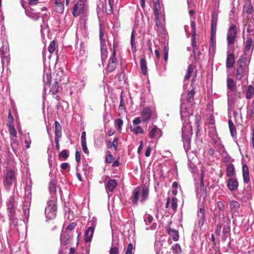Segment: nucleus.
Instances as JSON below:
<instances>
[{
  "instance_id": "obj_1",
  "label": "nucleus",
  "mask_w": 254,
  "mask_h": 254,
  "mask_svg": "<svg viewBox=\"0 0 254 254\" xmlns=\"http://www.w3.org/2000/svg\"><path fill=\"white\" fill-rule=\"evenodd\" d=\"M189 108H188L184 103H181L180 114L183 121L182 140L184 143V148L187 155H188V152L190 147V125L189 119L190 113Z\"/></svg>"
},
{
  "instance_id": "obj_2",
  "label": "nucleus",
  "mask_w": 254,
  "mask_h": 254,
  "mask_svg": "<svg viewBox=\"0 0 254 254\" xmlns=\"http://www.w3.org/2000/svg\"><path fill=\"white\" fill-rule=\"evenodd\" d=\"M204 172L203 170L201 171V173L200 175L198 176V179L196 178V177L194 174V180L196 182L195 185L197 183L198 181H200V188L199 190L198 189L196 190V193L197 197H199L200 198L201 197H203V200L201 202L199 200V201L198 203V211H197V225L199 228H201L203 224L204 221L205 219V207L204 205V201L205 199V197L206 195L205 189L204 188V184L203 182V176H204Z\"/></svg>"
},
{
  "instance_id": "obj_3",
  "label": "nucleus",
  "mask_w": 254,
  "mask_h": 254,
  "mask_svg": "<svg viewBox=\"0 0 254 254\" xmlns=\"http://www.w3.org/2000/svg\"><path fill=\"white\" fill-rule=\"evenodd\" d=\"M149 192L148 185L144 184L141 190L137 187L132 191L130 199L134 205H137L139 201L141 204H144L149 197Z\"/></svg>"
},
{
  "instance_id": "obj_4",
  "label": "nucleus",
  "mask_w": 254,
  "mask_h": 254,
  "mask_svg": "<svg viewBox=\"0 0 254 254\" xmlns=\"http://www.w3.org/2000/svg\"><path fill=\"white\" fill-rule=\"evenodd\" d=\"M56 198L52 197V199H50L47 203V206L45 208V215L46 218L51 220L55 218L56 216L57 206Z\"/></svg>"
},
{
  "instance_id": "obj_5",
  "label": "nucleus",
  "mask_w": 254,
  "mask_h": 254,
  "mask_svg": "<svg viewBox=\"0 0 254 254\" xmlns=\"http://www.w3.org/2000/svg\"><path fill=\"white\" fill-rule=\"evenodd\" d=\"M228 110V111L233 109L235 108V104L237 103L239 99H241L242 94L240 91H234L227 92Z\"/></svg>"
},
{
  "instance_id": "obj_6",
  "label": "nucleus",
  "mask_w": 254,
  "mask_h": 254,
  "mask_svg": "<svg viewBox=\"0 0 254 254\" xmlns=\"http://www.w3.org/2000/svg\"><path fill=\"white\" fill-rule=\"evenodd\" d=\"M195 23L194 22L191 21V28H192V33L191 34V45L193 49V54L195 61H197L200 59L202 53L198 51V48L196 45V42L195 41Z\"/></svg>"
},
{
  "instance_id": "obj_7",
  "label": "nucleus",
  "mask_w": 254,
  "mask_h": 254,
  "mask_svg": "<svg viewBox=\"0 0 254 254\" xmlns=\"http://www.w3.org/2000/svg\"><path fill=\"white\" fill-rule=\"evenodd\" d=\"M88 225L89 227L85 233V241L86 243L90 242L92 239L96 225V219L92 218V220L88 222Z\"/></svg>"
},
{
  "instance_id": "obj_8",
  "label": "nucleus",
  "mask_w": 254,
  "mask_h": 254,
  "mask_svg": "<svg viewBox=\"0 0 254 254\" xmlns=\"http://www.w3.org/2000/svg\"><path fill=\"white\" fill-rule=\"evenodd\" d=\"M100 49H101V57L102 62H105L107 58V47L103 38L104 32L102 30L100 27Z\"/></svg>"
},
{
  "instance_id": "obj_9",
  "label": "nucleus",
  "mask_w": 254,
  "mask_h": 254,
  "mask_svg": "<svg viewBox=\"0 0 254 254\" xmlns=\"http://www.w3.org/2000/svg\"><path fill=\"white\" fill-rule=\"evenodd\" d=\"M201 117L199 115L197 114L195 116V123L194 126L196 128V140L195 143L197 145L201 146L202 143V139L200 138V130L201 128L200 127V123L201 122Z\"/></svg>"
},
{
  "instance_id": "obj_10",
  "label": "nucleus",
  "mask_w": 254,
  "mask_h": 254,
  "mask_svg": "<svg viewBox=\"0 0 254 254\" xmlns=\"http://www.w3.org/2000/svg\"><path fill=\"white\" fill-rule=\"evenodd\" d=\"M87 8L86 1L80 0L73 7L72 14L74 17H77Z\"/></svg>"
},
{
  "instance_id": "obj_11",
  "label": "nucleus",
  "mask_w": 254,
  "mask_h": 254,
  "mask_svg": "<svg viewBox=\"0 0 254 254\" xmlns=\"http://www.w3.org/2000/svg\"><path fill=\"white\" fill-rule=\"evenodd\" d=\"M16 180V172L14 170L10 169L5 174L3 181L4 186L6 187H10Z\"/></svg>"
},
{
  "instance_id": "obj_12",
  "label": "nucleus",
  "mask_w": 254,
  "mask_h": 254,
  "mask_svg": "<svg viewBox=\"0 0 254 254\" xmlns=\"http://www.w3.org/2000/svg\"><path fill=\"white\" fill-rule=\"evenodd\" d=\"M155 25L157 27L156 30L158 33L163 35L165 34V17L163 16V19L162 16H155Z\"/></svg>"
},
{
  "instance_id": "obj_13",
  "label": "nucleus",
  "mask_w": 254,
  "mask_h": 254,
  "mask_svg": "<svg viewBox=\"0 0 254 254\" xmlns=\"http://www.w3.org/2000/svg\"><path fill=\"white\" fill-rule=\"evenodd\" d=\"M237 34V30L236 25H231L228 29L227 35L228 44L233 45Z\"/></svg>"
},
{
  "instance_id": "obj_14",
  "label": "nucleus",
  "mask_w": 254,
  "mask_h": 254,
  "mask_svg": "<svg viewBox=\"0 0 254 254\" xmlns=\"http://www.w3.org/2000/svg\"><path fill=\"white\" fill-rule=\"evenodd\" d=\"M146 225V230H154L157 227V224L153 222L154 219L152 216L146 213L143 217Z\"/></svg>"
},
{
  "instance_id": "obj_15",
  "label": "nucleus",
  "mask_w": 254,
  "mask_h": 254,
  "mask_svg": "<svg viewBox=\"0 0 254 254\" xmlns=\"http://www.w3.org/2000/svg\"><path fill=\"white\" fill-rule=\"evenodd\" d=\"M226 186L231 192L236 191L239 187L237 178L236 177L228 178L226 181Z\"/></svg>"
},
{
  "instance_id": "obj_16",
  "label": "nucleus",
  "mask_w": 254,
  "mask_h": 254,
  "mask_svg": "<svg viewBox=\"0 0 254 254\" xmlns=\"http://www.w3.org/2000/svg\"><path fill=\"white\" fill-rule=\"evenodd\" d=\"M154 3V12L155 16H162L163 19V16H165V13L163 7L159 3V0H153Z\"/></svg>"
},
{
  "instance_id": "obj_17",
  "label": "nucleus",
  "mask_w": 254,
  "mask_h": 254,
  "mask_svg": "<svg viewBox=\"0 0 254 254\" xmlns=\"http://www.w3.org/2000/svg\"><path fill=\"white\" fill-rule=\"evenodd\" d=\"M190 76V64H189L187 69V74L185 75L184 79V85L183 88L184 90H187V92H188L187 96V101H189L190 99V91L188 90V86L190 83L189 78Z\"/></svg>"
},
{
  "instance_id": "obj_18",
  "label": "nucleus",
  "mask_w": 254,
  "mask_h": 254,
  "mask_svg": "<svg viewBox=\"0 0 254 254\" xmlns=\"http://www.w3.org/2000/svg\"><path fill=\"white\" fill-rule=\"evenodd\" d=\"M149 136L150 138H159L162 136V131L156 125L149 127Z\"/></svg>"
},
{
  "instance_id": "obj_19",
  "label": "nucleus",
  "mask_w": 254,
  "mask_h": 254,
  "mask_svg": "<svg viewBox=\"0 0 254 254\" xmlns=\"http://www.w3.org/2000/svg\"><path fill=\"white\" fill-rule=\"evenodd\" d=\"M240 204L236 200H232L230 202V211L232 215H238L240 213Z\"/></svg>"
},
{
  "instance_id": "obj_20",
  "label": "nucleus",
  "mask_w": 254,
  "mask_h": 254,
  "mask_svg": "<svg viewBox=\"0 0 254 254\" xmlns=\"http://www.w3.org/2000/svg\"><path fill=\"white\" fill-rule=\"evenodd\" d=\"M117 66V62L116 60V51H113L112 55L110 58L108 64L107 70L109 72H112L115 70Z\"/></svg>"
},
{
  "instance_id": "obj_21",
  "label": "nucleus",
  "mask_w": 254,
  "mask_h": 254,
  "mask_svg": "<svg viewBox=\"0 0 254 254\" xmlns=\"http://www.w3.org/2000/svg\"><path fill=\"white\" fill-rule=\"evenodd\" d=\"M242 175L244 184H248L250 182V171L248 165L246 164L242 165Z\"/></svg>"
},
{
  "instance_id": "obj_22",
  "label": "nucleus",
  "mask_w": 254,
  "mask_h": 254,
  "mask_svg": "<svg viewBox=\"0 0 254 254\" xmlns=\"http://www.w3.org/2000/svg\"><path fill=\"white\" fill-rule=\"evenodd\" d=\"M248 65H246L244 67H237L236 69V78L240 80L242 79L244 75H248Z\"/></svg>"
},
{
  "instance_id": "obj_23",
  "label": "nucleus",
  "mask_w": 254,
  "mask_h": 254,
  "mask_svg": "<svg viewBox=\"0 0 254 254\" xmlns=\"http://www.w3.org/2000/svg\"><path fill=\"white\" fill-rule=\"evenodd\" d=\"M151 115V111L150 108L145 107L143 109L141 113V116L142 122H145L150 120Z\"/></svg>"
},
{
  "instance_id": "obj_24",
  "label": "nucleus",
  "mask_w": 254,
  "mask_h": 254,
  "mask_svg": "<svg viewBox=\"0 0 254 254\" xmlns=\"http://www.w3.org/2000/svg\"><path fill=\"white\" fill-rule=\"evenodd\" d=\"M84 85L85 83L83 80H78L76 82L75 85L71 87L70 91V94L77 92L79 90L83 88Z\"/></svg>"
},
{
  "instance_id": "obj_25",
  "label": "nucleus",
  "mask_w": 254,
  "mask_h": 254,
  "mask_svg": "<svg viewBox=\"0 0 254 254\" xmlns=\"http://www.w3.org/2000/svg\"><path fill=\"white\" fill-rule=\"evenodd\" d=\"M254 36H247V39L245 43L244 49L245 52H247L250 51L252 48H254Z\"/></svg>"
},
{
  "instance_id": "obj_26",
  "label": "nucleus",
  "mask_w": 254,
  "mask_h": 254,
  "mask_svg": "<svg viewBox=\"0 0 254 254\" xmlns=\"http://www.w3.org/2000/svg\"><path fill=\"white\" fill-rule=\"evenodd\" d=\"M226 173L227 177L229 178L235 177L236 172L234 164L229 163L227 165Z\"/></svg>"
},
{
  "instance_id": "obj_27",
  "label": "nucleus",
  "mask_w": 254,
  "mask_h": 254,
  "mask_svg": "<svg viewBox=\"0 0 254 254\" xmlns=\"http://www.w3.org/2000/svg\"><path fill=\"white\" fill-rule=\"evenodd\" d=\"M117 183L115 180H109L106 184V189L108 193L109 191L112 192L116 187Z\"/></svg>"
},
{
  "instance_id": "obj_28",
  "label": "nucleus",
  "mask_w": 254,
  "mask_h": 254,
  "mask_svg": "<svg viewBox=\"0 0 254 254\" xmlns=\"http://www.w3.org/2000/svg\"><path fill=\"white\" fill-rule=\"evenodd\" d=\"M235 63V59L234 54L228 53L227 55V59L226 62V67L227 68H231L233 67Z\"/></svg>"
},
{
  "instance_id": "obj_29",
  "label": "nucleus",
  "mask_w": 254,
  "mask_h": 254,
  "mask_svg": "<svg viewBox=\"0 0 254 254\" xmlns=\"http://www.w3.org/2000/svg\"><path fill=\"white\" fill-rule=\"evenodd\" d=\"M217 19V14L215 11L212 12L211 14V31H216Z\"/></svg>"
},
{
  "instance_id": "obj_30",
  "label": "nucleus",
  "mask_w": 254,
  "mask_h": 254,
  "mask_svg": "<svg viewBox=\"0 0 254 254\" xmlns=\"http://www.w3.org/2000/svg\"><path fill=\"white\" fill-rule=\"evenodd\" d=\"M227 92H234L236 91V84L235 82L233 79L228 78L227 79Z\"/></svg>"
},
{
  "instance_id": "obj_31",
  "label": "nucleus",
  "mask_w": 254,
  "mask_h": 254,
  "mask_svg": "<svg viewBox=\"0 0 254 254\" xmlns=\"http://www.w3.org/2000/svg\"><path fill=\"white\" fill-rule=\"evenodd\" d=\"M11 146L12 150L17 156L18 154V148L19 146V142L17 140L16 137H11Z\"/></svg>"
},
{
  "instance_id": "obj_32",
  "label": "nucleus",
  "mask_w": 254,
  "mask_h": 254,
  "mask_svg": "<svg viewBox=\"0 0 254 254\" xmlns=\"http://www.w3.org/2000/svg\"><path fill=\"white\" fill-rule=\"evenodd\" d=\"M55 9L57 12L62 13L64 11V4L61 0H55Z\"/></svg>"
},
{
  "instance_id": "obj_33",
  "label": "nucleus",
  "mask_w": 254,
  "mask_h": 254,
  "mask_svg": "<svg viewBox=\"0 0 254 254\" xmlns=\"http://www.w3.org/2000/svg\"><path fill=\"white\" fill-rule=\"evenodd\" d=\"M129 128L130 131L135 135L144 133V130L140 126L132 125Z\"/></svg>"
},
{
  "instance_id": "obj_34",
  "label": "nucleus",
  "mask_w": 254,
  "mask_h": 254,
  "mask_svg": "<svg viewBox=\"0 0 254 254\" xmlns=\"http://www.w3.org/2000/svg\"><path fill=\"white\" fill-rule=\"evenodd\" d=\"M140 69L143 75H146L147 73V63L145 58H141L140 60Z\"/></svg>"
},
{
  "instance_id": "obj_35",
  "label": "nucleus",
  "mask_w": 254,
  "mask_h": 254,
  "mask_svg": "<svg viewBox=\"0 0 254 254\" xmlns=\"http://www.w3.org/2000/svg\"><path fill=\"white\" fill-rule=\"evenodd\" d=\"M168 232L170 237H171L174 241H177L179 240V233L178 231L169 228Z\"/></svg>"
},
{
  "instance_id": "obj_36",
  "label": "nucleus",
  "mask_w": 254,
  "mask_h": 254,
  "mask_svg": "<svg viewBox=\"0 0 254 254\" xmlns=\"http://www.w3.org/2000/svg\"><path fill=\"white\" fill-rule=\"evenodd\" d=\"M25 200L27 202H30L31 198V186L27 185L25 188Z\"/></svg>"
},
{
  "instance_id": "obj_37",
  "label": "nucleus",
  "mask_w": 254,
  "mask_h": 254,
  "mask_svg": "<svg viewBox=\"0 0 254 254\" xmlns=\"http://www.w3.org/2000/svg\"><path fill=\"white\" fill-rule=\"evenodd\" d=\"M69 235L66 234V232L63 231L61 235V243L64 245H67L69 242Z\"/></svg>"
},
{
  "instance_id": "obj_38",
  "label": "nucleus",
  "mask_w": 254,
  "mask_h": 254,
  "mask_svg": "<svg viewBox=\"0 0 254 254\" xmlns=\"http://www.w3.org/2000/svg\"><path fill=\"white\" fill-rule=\"evenodd\" d=\"M30 202H27L26 204L23 206V219H28L29 216Z\"/></svg>"
},
{
  "instance_id": "obj_39",
  "label": "nucleus",
  "mask_w": 254,
  "mask_h": 254,
  "mask_svg": "<svg viewBox=\"0 0 254 254\" xmlns=\"http://www.w3.org/2000/svg\"><path fill=\"white\" fill-rule=\"evenodd\" d=\"M247 32L249 36H254V20L251 21L247 28Z\"/></svg>"
},
{
  "instance_id": "obj_40",
  "label": "nucleus",
  "mask_w": 254,
  "mask_h": 254,
  "mask_svg": "<svg viewBox=\"0 0 254 254\" xmlns=\"http://www.w3.org/2000/svg\"><path fill=\"white\" fill-rule=\"evenodd\" d=\"M26 14L31 19L36 20L40 17L39 13H35L29 10H25Z\"/></svg>"
},
{
  "instance_id": "obj_41",
  "label": "nucleus",
  "mask_w": 254,
  "mask_h": 254,
  "mask_svg": "<svg viewBox=\"0 0 254 254\" xmlns=\"http://www.w3.org/2000/svg\"><path fill=\"white\" fill-rule=\"evenodd\" d=\"M7 206L9 217L14 216L15 209L14 205L9 201V202L7 203Z\"/></svg>"
},
{
  "instance_id": "obj_42",
  "label": "nucleus",
  "mask_w": 254,
  "mask_h": 254,
  "mask_svg": "<svg viewBox=\"0 0 254 254\" xmlns=\"http://www.w3.org/2000/svg\"><path fill=\"white\" fill-rule=\"evenodd\" d=\"M118 112L120 116H121V114H123L124 112H125V107L124 105L123 97L122 95L120 97V102L118 108Z\"/></svg>"
},
{
  "instance_id": "obj_43",
  "label": "nucleus",
  "mask_w": 254,
  "mask_h": 254,
  "mask_svg": "<svg viewBox=\"0 0 254 254\" xmlns=\"http://www.w3.org/2000/svg\"><path fill=\"white\" fill-rule=\"evenodd\" d=\"M254 94V87L252 85H250L247 90L246 97L247 99H250L252 98Z\"/></svg>"
},
{
  "instance_id": "obj_44",
  "label": "nucleus",
  "mask_w": 254,
  "mask_h": 254,
  "mask_svg": "<svg viewBox=\"0 0 254 254\" xmlns=\"http://www.w3.org/2000/svg\"><path fill=\"white\" fill-rule=\"evenodd\" d=\"M59 90V84L58 82L57 81H54V82L51 85L50 88V92H51L53 94H56Z\"/></svg>"
},
{
  "instance_id": "obj_45",
  "label": "nucleus",
  "mask_w": 254,
  "mask_h": 254,
  "mask_svg": "<svg viewBox=\"0 0 254 254\" xmlns=\"http://www.w3.org/2000/svg\"><path fill=\"white\" fill-rule=\"evenodd\" d=\"M55 134L56 137H60L61 135V125L58 121H55Z\"/></svg>"
},
{
  "instance_id": "obj_46",
  "label": "nucleus",
  "mask_w": 254,
  "mask_h": 254,
  "mask_svg": "<svg viewBox=\"0 0 254 254\" xmlns=\"http://www.w3.org/2000/svg\"><path fill=\"white\" fill-rule=\"evenodd\" d=\"M172 250L174 254H181L182 251L180 245L176 244L172 247Z\"/></svg>"
},
{
  "instance_id": "obj_47",
  "label": "nucleus",
  "mask_w": 254,
  "mask_h": 254,
  "mask_svg": "<svg viewBox=\"0 0 254 254\" xmlns=\"http://www.w3.org/2000/svg\"><path fill=\"white\" fill-rule=\"evenodd\" d=\"M216 31H211V38L209 47L210 48L214 47V43L215 42L216 39Z\"/></svg>"
},
{
  "instance_id": "obj_48",
  "label": "nucleus",
  "mask_w": 254,
  "mask_h": 254,
  "mask_svg": "<svg viewBox=\"0 0 254 254\" xmlns=\"http://www.w3.org/2000/svg\"><path fill=\"white\" fill-rule=\"evenodd\" d=\"M231 220L227 218V224L224 225L223 228V233L224 234H228L230 231V227L229 226V224L230 223Z\"/></svg>"
},
{
  "instance_id": "obj_49",
  "label": "nucleus",
  "mask_w": 254,
  "mask_h": 254,
  "mask_svg": "<svg viewBox=\"0 0 254 254\" xmlns=\"http://www.w3.org/2000/svg\"><path fill=\"white\" fill-rule=\"evenodd\" d=\"M135 251V246L132 244L129 243L128 244L126 254H133Z\"/></svg>"
},
{
  "instance_id": "obj_50",
  "label": "nucleus",
  "mask_w": 254,
  "mask_h": 254,
  "mask_svg": "<svg viewBox=\"0 0 254 254\" xmlns=\"http://www.w3.org/2000/svg\"><path fill=\"white\" fill-rule=\"evenodd\" d=\"M130 44L131 47V49L133 52H134L136 49L135 44V40H134V31L133 30L131 33V38H130Z\"/></svg>"
},
{
  "instance_id": "obj_51",
  "label": "nucleus",
  "mask_w": 254,
  "mask_h": 254,
  "mask_svg": "<svg viewBox=\"0 0 254 254\" xmlns=\"http://www.w3.org/2000/svg\"><path fill=\"white\" fill-rule=\"evenodd\" d=\"M56 50V42L54 41H52L50 42V44L48 47V51L50 54L53 53Z\"/></svg>"
},
{
  "instance_id": "obj_52",
  "label": "nucleus",
  "mask_w": 254,
  "mask_h": 254,
  "mask_svg": "<svg viewBox=\"0 0 254 254\" xmlns=\"http://www.w3.org/2000/svg\"><path fill=\"white\" fill-rule=\"evenodd\" d=\"M43 81L45 84H48L50 83L51 81V75L48 74V73L44 74L43 75Z\"/></svg>"
},
{
  "instance_id": "obj_53",
  "label": "nucleus",
  "mask_w": 254,
  "mask_h": 254,
  "mask_svg": "<svg viewBox=\"0 0 254 254\" xmlns=\"http://www.w3.org/2000/svg\"><path fill=\"white\" fill-rule=\"evenodd\" d=\"M49 190L52 193H55L56 192V185L55 183H50L49 185Z\"/></svg>"
},
{
  "instance_id": "obj_54",
  "label": "nucleus",
  "mask_w": 254,
  "mask_h": 254,
  "mask_svg": "<svg viewBox=\"0 0 254 254\" xmlns=\"http://www.w3.org/2000/svg\"><path fill=\"white\" fill-rule=\"evenodd\" d=\"M115 125L119 129H121L122 128L123 122V120L121 119H117L115 121Z\"/></svg>"
},
{
  "instance_id": "obj_55",
  "label": "nucleus",
  "mask_w": 254,
  "mask_h": 254,
  "mask_svg": "<svg viewBox=\"0 0 254 254\" xmlns=\"http://www.w3.org/2000/svg\"><path fill=\"white\" fill-rule=\"evenodd\" d=\"M171 208L174 212H175L177 208V203L174 198H173L171 199Z\"/></svg>"
},
{
  "instance_id": "obj_56",
  "label": "nucleus",
  "mask_w": 254,
  "mask_h": 254,
  "mask_svg": "<svg viewBox=\"0 0 254 254\" xmlns=\"http://www.w3.org/2000/svg\"><path fill=\"white\" fill-rule=\"evenodd\" d=\"M163 48H164V61L166 62H167L168 61V59L169 49L165 45H163Z\"/></svg>"
},
{
  "instance_id": "obj_57",
  "label": "nucleus",
  "mask_w": 254,
  "mask_h": 254,
  "mask_svg": "<svg viewBox=\"0 0 254 254\" xmlns=\"http://www.w3.org/2000/svg\"><path fill=\"white\" fill-rule=\"evenodd\" d=\"M217 207L220 211H223L225 209V205L222 201H219L217 203Z\"/></svg>"
},
{
  "instance_id": "obj_58",
  "label": "nucleus",
  "mask_w": 254,
  "mask_h": 254,
  "mask_svg": "<svg viewBox=\"0 0 254 254\" xmlns=\"http://www.w3.org/2000/svg\"><path fill=\"white\" fill-rule=\"evenodd\" d=\"M9 133L11 137H16L17 132L13 127H9Z\"/></svg>"
},
{
  "instance_id": "obj_59",
  "label": "nucleus",
  "mask_w": 254,
  "mask_h": 254,
  "mask_svg": "<svg viewBox=\"0 0 254 254\" xmlns=\"http://www.w3.org/2000/svg\"><path fill=\"white\" fill-rule=\"evenodd\" d=\"M141 118L140 117H137L132 121V125L139 126V124L141 123Z\"/></svg>"
},
{
  "instance_id": "obj_60",
  "label": "nucleus",
  "mask_w": 254,
  "mask_h": 254,
  "mask_svg": "<svg viewBox=\"0 0 254 254\" xmlns=\"http://www.w3.org/2000/svg\"><path fill=\"white\" fill-rule=\"evenodd\" d=\"M245 61L244 58H240L238 61V67H244Z\"/></svg>"
},
{
  "instance_id": "obj_61",
  "label": "nucleus",
  "mask_w": 254,
  "mask_h": 254,
  "mask_svg": "<svg viewBox=\"0 0 254 254\" xmlns=\"http://www.w3.org/2000/svg\"><path fill=\"white\" fill-rule=\"evenodd\" d=\"M67 151L65 150H63L60 154V158H63L64 159H66L68 157Z\"/></svg>"
},
{
  "instance_id": "obj_62",
  "label": "nucleus",
  "mask_w": 254,
  "mask_h": 254,
  "mask_svg": "<svg viewBox=\"0 0 254 254\" xmlns=\"http://www.w3.org/2000/svg\"><path fill=\"white\" fill-rule=\"evenodd\" d=\"M109 254H119V249L117 247H111L110 250Z\"/></svg>"
},
{
  "instance_id": "obj_63",
  "label": "nucleus",
  "mask_w": 254,
  "mask_h": 254,
  "mask_svg": "<svg viewBox=\"0 0 254 254\" xmlns=\"http://www.w3.org/2000/svg\"><path fill=\"white\" fill-rule=\"evenodd\" d=\"M113 159H114V157H113V155L108 154L106 157L105 161L107 163L110 164L113 161Z\"/></svg>"
},
{
  "instance_id": "obj_64",
  "label": "nucleus",
  "mask_w": 254,
  "mask_h": 254,
  "mask_svg": "<svg viewBox=\"0 0 254 254\" xmlns=\"http://www.w3.org/2000/svg\"><path fill=\"white\" fill-rule=\"evenodd\" d=\"M9 220L12 223L14 226H17L18 225V220L15 217V216L9 217Z\"/></svg>"
}]
</instances>
